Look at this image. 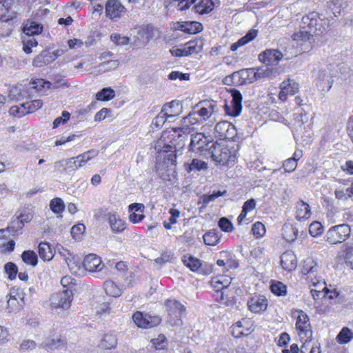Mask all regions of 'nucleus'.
I'll return each mask as SVG.
<instances>
[{"instance_id":"14","label":"nucleus","mask_w":353,"mask_h":353,"mask_svg":"<svg viewBox=\"0 0 353 353\" xmlns=\"http://www.w3.org/2000/svg\"><path fill=\"white\" fill-rule=\"evenodd\" d=\"M279 98L283 101L287 100L288 95H294L299 91V84L294 80L288 79L281 84Z\"/></svg>"},{"instance_id":"2","label":"nucleus","mask_w":353,"mask_h":353,"mask_svg":"<svg viewBox=\"0 0 353 353\" xmlns=\"http://www.w3.org/2000/svg\"><path fill=\"white\" fill-rule=\"evenodd\" d=\"M351 230L347 224H340L330 228L325 236V241L336 245L346 241L350 236Z\"/></svg>"},{"instance_id":"35","label":"nucleus","mask_w":353,"mask_h":353,"mask_svg":"<svg viewBox=\"0 0 353 353\" xmlns=\"http://www.w3.org/2000/svg\"><path fill=\"white\" fill-rule=\"evenodd\" d=\"M203 238L205 245L214 246L219 242L220 235L219 232L213 230L205 233Z\"/></svg>"},{"instance_id":"54","label":"nucleus","mask_w":353,"mask_h":353,"mask_svg":"<svg viewBox=\"0 0 353 353\" xmlns=\"http://www.w3.org/2000/svg\"><path fill=\"white\" fill-rule=\"evenodd\" d=\"M4 270L6 274L8 275V279L10 280H14L16 278L18 268L17 266L12 262H8L5 264Z\"/></svg>"},{"instance_id":"20","label":"nucleus","mask_w":353,"mask_h":353,"mask_svg":"<svg viewBox=\"0 0 353 353\" xmlns=\"http://www.w3.org/2000/svg\"><path fill=\"white\" fill-rule=\"evenodd\" d=\"M281 264L283 268L287 271H292L296 267V256L292 251H286L281 256Z\"/></svg>"},{"instance_id":"63","label":"nucleus","mask_w":353,"mask_h":353,"mask_svg":"<svg viewBox=\"0 0 353 353\" xmlns=\"http://www.w3.org/2000/svg\"><path fill=\"white\" fill-rule=\"evenodd\" d=\"M112 41L117 45L125 46L129 43V38L126 37H121L119 34H112L110 36Z\"/></svg>"},{"instance_id":"61","label":"nucleus","mask_w":353,"mask_h":353,"mask_svg":"<svg viewBox=\"0 0 353 353\" xmlns=\"http://www.w3.org/2000/svg\"><path fill=\"white\" fill-rule=\"evenodd\" d=\"M167 116L161 110L158 115L152 120V124L157 128H159L163 125L167 121Z\"/></svg>"},{"instance_id":"30","label":"nucleus","mask_w":353,"mask_h":353,"mask_svg":"<svg viewBox=\"0 0 353 353\" xmlns=\"http://www.w3.org/2000/svg\"><path fill=\"white\" fill-rule=\"evenodd\" d=\"M201 122V119L199 117L196 112H190L182 120V125L187 128L189 130L193 128L194 125H198Z\"/></svg>"},{"instance_id":"12","label":"nucleus","mask_w":353,"mask_h":353,"mask_svg":"<svg viewBox=\"0 0 353 353\" xmlns=\"http://www.w3.org/2000/svg\"><path fill=\"white\" fill-rule=\"evenodd\" d=\"M252 331L250 321L245 319L236 322L231 327V334L235 338L249 335Z\"/></svg>"},{"instance_id":"34","label":"nucleus","mask_w":353,"mask_h":353,"mask_svg":"<svg viewBox=\"0 0 353 353\" xmlns=\"http://www.w3.org/2000/svg\"><path fill=\"white\" fill-rule=\"evenodd\" d=\"M185 167L188 173L191 172L192 170H205L208 168L207 163L197 159H193L190 163L185 164Z\"/></svg>"},{"instance_id":"45","label":"nucleus","mask_w":353,"mask_h":353,"mask_svg":"<svg viewBox=\"0 0 353 353\" xmlns=\"http://www.w3.org/2000/svg\"><path fill=\"white\" fill-rule=\"evenodd\" d=\"M228 130H234V125H231V123L228 121H220L217 123L214 127V132L220 139Z\"/></svg>"},{"instance_id":"29","label":"nucleus","mask_w":353,"mask_h":353,"mask_svg":"<svg viewBox=\"0 0 353 353\" xmlns=\"http://www.w3.org/2000/svg\"><path fill=\"white\" fill-rule=\"evenodd\" d=\"M58 252L61 256L63 257L70 271L74 274L77 273L75 270L77 265L75 264L74 259V256H72V254L70 252V251L63 247H61L58 248Z\"/></svg>"},{"instance_id":"59","label":"nucleus","mask_w":353,"mask_h":353,"mask_svg":"<svg viewBox=\"0 0 353 353\" xmlns=\"http://www.w3.org/2000/svg\"><path fill=\"white\" fill-rule=\"evenodd\" d=\"M323 228L321 223L314 221L310 225L309 232L312 236H316L322 234Z\"/></svg>"},{"instance_id":"56","label":"nucleus","mask_w":353,"mask_h":353,"mask_svg":"<svg viewBox=\"0 0 353 353\" xmlns=\"http://www.w3.org/2000/svg\"><path fill=\"white\" fill-rule=\"evenodd\" d=\"M85 230V226L83 224L79 223L74 225L71 228L70 233L73 239L78 240L80 239L81 235L83 234Z\"/></svg>"},{"instance_id":"47","label":"nucleus","mask_w":353,"mask_h":353,"mask_svg":"<svg viewBox=\"0 0 353 353\" xmlns=\"http://www.w3.org/2000/svg\"><path fill=\"white\" fill-rule=\"evenodd\" d=\"M43 105V101L40 99H36L26 102L21 104V107L26 110L27 114L33 112L40 109Z\"/></svg>"},{"instance_id":"55","label":"nucleus","mask_w":353,"mask_h":353,"mask_svg":"<svg viewBox=\"0 0 353 353\" xmlns=\"http://www.w3.org/2000/svg\"><path fill=\"white\" fill-rule=\"evenodd\" d=\"M152 343L153 346L157 350H163L165 347H166V346L168 345L166 338L163 334H160L158 336L157 338L153 339L152 340Z\"/></svg>"},{"instance_id":"21","label":"nucleus","mask_w":353,"mask_h":353,"mask_svg":"<svg viewBox=\"0 0 353 353\" xmlns=\"http://www.w3.org/2000/svg\"><path fill=\"white\" fill-rule=\"evenodd\" d=\"M55 59L56 56L53 53L48 50H43L34 57L32 65L36 67H42L52 62Z\"/></svg>"},{"instance_id":"49","label":"nucleus","mask_w":353,"mask_h":353,"mask_svg":"<svg viewBox=\"0 0 353 353\" xmlns=\"http://www.w3.org/2000/svg\"><path fill=\"white\" fill-rule=\"evenodd\" d=\"M50 208L54 213H61L65 208L64 203L60 198H54L50 203Z\"/></svg>"},{"instance_id":"52","label":"nucleus","mask_w":353,"mask_h":353,"mask_svg":"<svg viewBox=\"0 0 353 353\" xmlns=\"http://www.w3.org/2000/svg\"><path fill=\"white\" fill-rule=\"evenodd\" d=\"M313 36V33L307 30L303 29L295 32L292 35V38L296 41H309Z\"/></svg>"},{"instance_id":"16","label":"nucleus","mask_w":353,"mask_h":353,"mask_svg":"<svg viewBox=\"0 0 353 353\" xmlns=\"http://www.w3.org/2000/svg\"><path fill=\"white\" fill-rule=\"evenodd\" d=\"M57 302L53 301L52 303L54 308L68 309L70 307L71 302L73 300V294L72 290L65 289L59 293Z\"/></svg>"},{"instance_id":"5","label":"nucleus","mask_w":353,"mask_h":353,"mask_svg":"<svg viewBox=\"0 0 353 353\" xmlns=\"http://www.w3.org/2000/svg\"><path fill=\"white\" fill-rule=\"evenodd\" d=\"M211 142L202 133H196L191 137L189 150L201 155H208L210 149Z\"/></svg>"},{"instance_id":"36","label":"nucleus","mask_w":353,"mask_h":353,"mask_svg":"<svg viewBox=\"0 0 353 353\" xmlns=\"http://www.w3.org/2000/svg\"><path fill=\"white\" fill-rule=\"evenodd\" d=\"M202 30V24L196 21L185 22L181 25V30L188 34H196L200 32Z\"/></svg>"},{"instance_id":"58","label":"nucleus","mask_w":353,"mask_h":353,"mask_svg":"<svg viewBox=\"0 0 353 353\" xmlns=\"http://www.w3.org/2000/svg\"><path fill=\"white\" fill-rule=\"evenodd\" d=\"M218 225L221 230L225 232H230L233 230L232 223L228 219L225 217L221 218L219 221Z\"/></svg>"},{"instance_id":"1","label":"nucleus","mask_w":353,"mask_h":353,"mask_svg":"<svg viewBox=\"0 0 353 353\" xmlns=\"http://www.w3.org/2000/svg\"><path fill=\"white\" fill-rule=\"evenodd\" d=\"M212 159L219 164H229L236 158V150L231 149L224 142L212 143L208 152Z\"/></svg>"},{"instance_id":"23","label":"nucleus","mask_w":353,"mask_h":353,"mask_svg":"<svg viewBox=\"0 0 353 353\" xmlns=\"http://www.w3.org/2000/svg\"><path fill=\"white\" fill-rule=\"evenodd\" d=\"M108 221L113 232H121L125 229V221L116 213H110L108 214Z\"/></svg>"},{"instance_id":"27","label":"nucleus","mask_w":353,"mask_h":353,"mask_svg":"<svg viewBox=\"0 0 353 353\" xmlns=\"http://www.w3.org/2000/svg\"><path fill=\"white\" fill-rule=\"evenodd\" d=\"M210 283L217 294H219L222 291H228V288L230 283V281L221 276L220 277L212 278Z\"/></svg>"},{"instance_id":"48","label":"nucleus","mask_w":353,"mask_h":353,"mask_svg":"<svg viewBox=\"0 0 353 353\" xmlns=\"http://www.w3.org/2000/svg\"><path fill=\"white\" fill-rule=\"evenodd\" d=\"M195 8L201 14L209 13L214 8V4L210 0H202L199 5L195 6Z\"/></svg>"},{"instance_id":"28","label":"nucleus","mask_w":353,"mask_h":353,"mask_svg":"<svg viewBox=\"0 0 353 353\" xmlns=\"http://www.w3.org/2000/svg\"><path fill=\"white\" fill-rule=\"evenodd\" d=\"M319 269V265L318 263L312 258H307L304 261L302 272L304 274H308L312 276L318 272Z\"/></svg>"},{"instance_id":"38","label":"nucleus","mask_w":353,"mask_h":353,"mask_svg":"<svg viewBox=\"0 0 353 353\" xmlns=\"http://www.w3.org/2000/svg\"><path fill=\"white\" fill-rule=\"evenodd\" d=\"M97 152L94 150L87 151L79 156L74 157L77 161V169L83 166L88 161L97 155Z\"/></svg>"},{"instance_id":"15","label":"nucleus","mask_w":353,"mask_h":353,"mask_svg":"<svg viewBox=\"0 0 353 353\" xmlns=\"http://www.w3.org/2000/svg\"><path fill=\"white\" fill-rule=\"evenodd\" d=\"M302 23L304 25L302 28H308L309 31L312 33H316L317 31L319 33H323L321 26L318 22V14L316 12H310L302 18Z\"/></svg>"},{"instance_id":"26","label":"nucleus","mask_w":353,"mask_h":353,"mask_svg":"<svg viewBox=\"0 0 353 353\" xmlns=\"http://www.w3.org/2000/svg\"><path fill=\"white\" fill-rule=\"evenodd\" d=\"M137 36L143 43H148L154 36L153 26L150 24L140 26L137 30Z\"/></svg>"},{"instance_id":"22","label":"nucleus","mask_w":353,"mask_h":353,"mask_svg":"<svg viewBox=\"0 0 353 353\" xmlns=\"http://www.w3.org/2000/svg\"><path fill=\"white\" fill-rule=\"evenodd\" d=\"M296 218L298 221H302L307 220L311 216V210L310 205L303 201H300L296 204Z\"/></svg>"},{"instance_id":"46","label":"nucleus","mask_w":353,"mask_h":353,"mask_svg":"<svg viewBox=\"0 0 353 353\" xmlns=\"http://www.w3.org/2000/svg\"><path fill=\"white\" fill-rule=\"evenodd\" d=\"M217 299H219L221 304L231 307L234 306L235 303L234 297L232 295H230L228 291H222L219 294H217Z\"/></svg>"},{"instance_id":"53","label":"nucleus","mask_w":353,"mask_h":353,"mask_svg":"<svg viewBox=\"0 0 353 353\" xmlns=\"http://www.w3.org/2000/svg\"><path fill=\"white\" fill-rule=\"evenodd\" d=\"M27 94V92L23 89L21 90L19 88H13L10 90L9 97L12 100L19 101L23 99Z\"/></svg>"},{"instance_id":"25","label":"nucleus","mask_w":353,"mask_h":353,"mask_svg":"<svg viewBox=\"0 0 353 353\" xmlns=\"http://www.w3.org/2000/svg\"><path fill=\"white\" fill-rule=\"evenodd\" d=\"M258 34V30L252 29L248 32V33L240 39H239L236 42L232 43L230 46V50L232 51H235L238 49V48L243 46L254 39Z\"/></svg>"},{"instance_id":"43","label":"nucleus","mask_w":353,"mask_h":353,"mask_svg":"<svg viewBox=\"0 0 353 353\" xmlns=\"http://www.w3.org/2000/svg\"><path fill=\"white\" fill-rule=\"evenodd\" d=\"M342 249L345 252L344 259L345 263L353 269V243L344 244Z\"/></svg>"},{"instance_id":"3","label":"nucleus","mask_w":353,"mask_h":353,"mask_svg":"<svg viewBox=\"0 0 353 353\" xmlns=\"http://www.w3.org/2000/svg\"><path fill=\"white\" fill-rule=\"evenodd\" d=\"M173 134H172L173 139H177L175 140L176 143L174 145V150H166L168 152H170V154L167 155V159L171 161L172 164H174L176 162V148H183L185 145V142L188 139V135L190 132L187 128L182 125L181 128H173L172 129Z\"/></svg>"},{"instance_id":"57","label":"nucleus","mask_w":353,"mask_h":353,"mask_svg":"<svg viewBox=\"0 0 353 353\" xmlns=\"http://www.w3.org/2000/svg\"><path fill=\"white\" fill-rule=\"evenodd\" d=\"M311 294L314 300H318L321 296L325 297L330 292V290L326 287L323 286L322 289L312 288L310 290Z\"/></svg>"},{"instance_id":"33","label":"nucleus","mask_w":353,"mask_h":353,"mask_svg":"<svg viewBox=\"0 0 353 353\" xmlns=\"http://www.w3.org/2000/svg\"><path fill=\"white\" fill-rule=\"evenodd\" d=\"M43 26L34 21L28 22L23 27V31L28 36L39 34L41 33Z\"/></svg>"},{"instance_id":"60","label":"nucleus","mask_w":353,"mask_h":353,"mask_svg":"<svg viewBox=\"0 0 353 353\" xmlns=\"http://www.w3.org/2000/svg\"><path fill=\"white\" fill-rule=\"evenodd\" d=\"M252 233L254 236L261 237L265 234V228L264 225L261 222H256L252 225Z\"/></svg>"},{"instance_id":"51","label":"nucleus","mask_w":353,"mask_h":353,"mask_svg":"<svg viewBox=\"0 0 353 353\" xmlns=\"http://www.w3.org/2000/svg\"><path fill=\"white\" fill-rule=\"evenodd\" d=\"M117 340L116 336L112 334H107L102 341V346L106 349H111L116 346Z\"/></svg>"},{"instance_id":"13","label":"nucleus","mask_w":353,"mask_h":353,"mask_svg":"<svg viewBox=\"0 0 353 353\" xmlns=\"http://www.w3.org/2000/svg\"><path fill=\"white\" fill-rule=\"evenodd\" d=\"M54 168L57 173H68L77 170V161L73 157L57 161L54 163Z\"/></svg>"},{"instance_id":"42","label":"nucleus","mask_w":353,"mask_h":353,"mask_svg":"<svg viewBox=\"0 0 353 353\" xmlns=\"http://www.w3.org/2000/svg\"><path fill=\"white\" fill-rule=\"evenodd\" d=\"M23 261L28 265L36 266L38 262V257L32 250H26L21 254Z\"/></svg>"},{"instance_id":"11","label":"nucleus","mask_w":353,"mask_h":353,"mask_svg":"<svg viewBox=\"0 0 353 353\" xmlns=\"http://www.w3.org/2000/svg\"><path fill=\"white\" fill-rule=\"evenodd\" d=\"M183 262L184 265L189 268L192 272H199L204 274H209L212 272V266L210 265L205 264L204 265L205 268H206V270H204L201 261L192 256H185Z\"/></svg>"},{"instance_id":"40","label":"nucleus","mask_w":353,"mask_h":353,"mask_svg":"<svg viewBox=\"0 0 353 353\" xmlns=\"http://www.w3.org/2000/svg\"><path fill=\"white\" fill-rule=\"evenodd\" d=\"M352 339L353 332L347 327H343L336 336L338 342L341 344L347 343Z\"/></svg>"},{"instance_id":"7","label":"nucleus","mask_w":353,"mask_h":353,"mask_svg":"<svg viewBox=\"0 0 353 353\" xmlns=\"http://www.w3.org/2000/svg\"><path fill=\"white\" fill-rule=\"evenodd\" d=\"M126 10L125 7L119 0H107L105 2V15L112 21L120 19L126 12Z\"/></svg>"},{"instance_id":"39","label":"nucleus","mask_w":353,"mask_h":353,"mask_svg":"<svg viewBox=\"0 0 353 353\" xmlns=\"http://www.w3.org/2000/svg\"><path fill=\"white\" fill-rule=\"evenodd\" d=\"M65 343V341L60 336H56L55 338L48 339L47 341L42 343L43 347L47 350H54L61 346H63Z\"/></svg>"},{"instance_id":"62","label":"nucleus","mask_w":353,"mask_h":353,"mask_svg":"<svg viewBox=\"0 0 353 353\" xmlns=\"http://www.w3.org/2000/svg\"><path fill=\"white\" fill-rule=\"evenodd\" d=\"M283 167L286 172H292L296 168L297 162L294 159L289 158L283 162Z\"/></svg>"},{"instance_id":"50","label":"nucleus","mask_w":353,"mask_h":353,"mask_svg":"<svg viewBox=\"0 0 353 353\" xmlns=\"http://www.w3.org/2000/svg\"><path fill=\"white\" fill-rule=\"evenodd\" d=\"M227 193L226 190L224 191H217L216 192H213L212 194H204L201 198L202 199L203 206L205 207L210 202L214 201L216 198L221 196H224Z\"/></svg>"},{"instance_id":"10","label":"nucleus","mask_w":353,"mask_h":353,"mask_svg":"<svg viewBox=\"0 0 353 353\" xmlns=\"http://www.w3.org/2000/svg\"><path fill=\"white\" fill-rule=\"evenodd\" d=\"M283 53L275 49H269L263 51L259 55V59L267 65H275L282 59Z\"/></svg>"},{"instance_id":"9","label":"nucleus","mask_w":353,"mask_h":353,"mask_svg":"<svg viewBox=\"0 0 353 353\" xmlns=\"http://www.w3.org/2000/svg\"><path fill=\"white\" fill-rule=\"evenodd\" d=\"M230 94L232 96L231 105H225V112L230 116L237 117L242 110V94L236 89H231Z\"/></svg>"},{"instance_id":"37","label":"nucleus","mask_w":353,"mask_h":353,"mask_svg":"<svg viewBox=\"0 0 353 353\" xmlns=\"http://www.w3.org/2000/svg\"><path fill=\"white\" fill-rule=\"evenodd\" d=\"M270 289L272 292L278 296H285L288 292V288L286 285L281 281H272Z\"/></svg>"},{"instance_id":"32","label":"nucleus","mask_w":353,"mask_h":353,"mask_svg":"<svg viewBox=\"0 0 353 353\" xmlns=\"http://www.w3.org/2000/svg\"><path fill=\"white\" fill-rule=\"evenodd\" d=\"M104 288L106 294L112 297H119L122 294V290L110 280L104 282Z\"/></svg>"},{"instance_id":"8","label":"nucleus","mask_w":353,"mask_h":353,"mask_svg":"<svg viewBox=\"0 0 353 353\" xmlns=\"http://www.w3.org/2000/svg\"><path fill=\"white\" fill-rule=\"evenodd\" d=\"M132 319L134 323L141 328L148 329L159 325L161 319L157 316H151L148 314H143L141 312H136Z\"/></svg>"},{"instance_id":"18","label":"nucleus","mask_w":353,"mask_h":353,"mask_svg":"<svg viewBox=\"0 0 353 353\" xmlns=\"http://www.w3.org/2000/svg\"><path fill=\"white\" fill-rule=\"evenodd\" d=\"M237 80L236 85H243L250 84L256 81L255 69L254 68H246L236 71Z\"/></svg>"},{"instance_id":"24","label":"nucleus","mask_w":353,"mask_h":353,"mask_svg":"<svg viewBox=\"0 0 353 353\" xmlns=\"http://www.w3.org/2000/svg\"><path fill=\"white\" fill-rule=\"evenodd\" d=\"M202 104L203 105L196 112L201 119L206 120L217 111L214 102L204 101L202 102Z\"/></svg>"},{"instance_id":"31","label":"nucleus","mask_w":353,"mask_h":353,"mask_svg":"<svg viewBox=\"0 0 353 353\" xmlns=\"http://www.w3.org/2000/svg\"><path fill=\"white\" fill-rule=\"evenodd\" d=\"M39 256L43 261H49L52 259L54 255L49 243L41 242L38 247Z\"/></svg>"},{"instance_id":"64","label":"nucleus","mask_w":353,"mask_h":353,"mask_svg":"<svg viewBox=\"0 0 353 353\" xmlns=\"http://www.w3.org/2000/svg\"><path fill=\"white\" fill-rule=\"evenodd\" d=\"M272 74V71L269 68H258L256 70H255L256 81L263 78H269L271 77Z\"/></svg>"},{"instance_id":"6","label":"nucleus","mask_w":353,"mask_h":353,"mask_svg":"<svg viewBox=\"0 0 353 353\" xmlns=\"http://www.w3.org/2000/svg\"><path fill=\"white\" fill-rule=\"evenodd\" d=\"M296 328L298 330V334L301 340L307 341L311 339L312 332L310 329L308 316L303 311L299 312L296 319Z\"/></svg>"},{"instance_id":"4","label":"nucleus","mask_w":353,"mask_h":353,"mask_svg":"<svg viewBox=\"0 0 353 353\" xmlns=\"http://www.w3.org/2000/svg\"><path fill=\"white\" fill-rule=\"evenodd\" d=\"M165 305L170 316V323L172 325H181V319L185 314V307L176 300H167Z\"/></svg>"},{"instance_id":"17","label":"nucleus","mask_w":353,"mask_h":353,"mask_svg":"<svg viewBox=\"0 0 353 353\" xmlns=\"http://www.w3.org/2000/svg\"><path fill=\"white\" fill-rule=\"evenodd\" d=\"M83 266L89 272H100L104 268L100 257L96 254H90L86 256L83 260Z\"/></svg>"},{"instance_id":"19","label":"nucleus","mask_w":353,"mask_h":353,"mask_svg":"<svg viewBox=\"0 0 353 353\" xmlns=\"http://www.w3.org/2000/svg\"><path fill=\"white\" fill-rule=\"evenodd\" d=\"M247 304L252 312L259 313L267 309L268 300L263 296H254L248 301Z\"/></svg>"},{"instance_id":"41","label":"nucleus","mask_w":353,"mask_h":353,"mask_svg":"<svg viewBox=\"0 0 353 353\" xmlns=\"http://www.w3.org/2000/svg\"><path fill=\"white\" fill-rule=\"evenodd\" d=\"M179 105V104L178 102L172 101L167 104H165L163 106L161 110L167 117L168 115L177 117L179 114V111L176 110V108H178Z\"/></svg>"},{"instance_id":"44","label":"nucleus","mask_w":353,"mask_h":353,"mask_svg":"<svg viewBox=\"0 0 353 353\" xmlns=\"http://www.w3.org/2000/svg\"><path fill=\"white\" fill-rule=\"evenodd\" d=\"M115 93L113 89L105 88L96 94V99L99 101H107L113 99Z\"/></svg>"}]
</instances>
